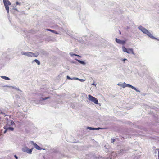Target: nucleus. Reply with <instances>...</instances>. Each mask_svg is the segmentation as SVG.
Segmentation results:
<instances>
[{
    "label": "nucleus",
    "mask_w": 159,
    "mask_h": 159,
    "mask_svg": "<svg viewBox=\"0 0 159 159\" xmlns=\"http://www.w3.org/2000/svg\"><path fill=\"white\" fill-rule=\"evenodd\" d=\"M116 41L118 43L122 44H124L126 43L125 41L124 40H121L117 38L116 39Z\"/></svg>",
    "instance_id": "6"
},
{
    "label": "nucleus",
    "mask_w": 159,
    "mask_h": 159,
    "mask_svg": "<svg viewBox=\"0 0 159 159\" xmlns=\"http://www.w3.org/2000/svg\"><path fill=\"white\" fill-rule=\"evenodd\" d=\"M115 139H111V142L113 143L115 142Z\"/></svg>",
    "instance_id": "22"
},
{
    "label": "nucleus",
    "mask_w": 159,
    "mask_h": 159,
    "mask_svg": "<svg viewBox=\"0 0 159 159\" xmlns=\"http://www.w3.org/2000/svg\"><path fill=\"white\" fill-rule=\"evenodd\" d=\"M118 85L119 86H121L123 88H125V87H129L132 88L133 89L136 90L137 92H139V91L135 87H134V86H132L130 84H126L125 83H123L122 84H118Z\"/></svg>",
    "instance_id": "1"
},
{
    "label": "nucleus",
    "mask_w": 159,
    "mask_h": 159,
    "mask_svg": "<svg viewBox=\"0 0 159 159\" xmlns=\"http://www.w3.org/2000/svg\"><path fill=\"white\" fill-rule=\"evenodd\" d=\"M6 131H13L14 130V128L11 127H8L7 128H4Z\"/></svg>",
    "instance_id": "11"
},
{
    "label": "nucleus",
    "mask_w": 159,
    "mask_h": 159,
    "mask_svg": "<svg viewBox=\"0 0 159 159\" xmlns=\"http://www.w3.org/2000/svg\"><path fill=\"white\" fill-rule=\"evenodd\" d=\"M120 34H121V32H120Z\"/></svg>",
    "instance_id": "28"
},
{
    "label": "nucleus",
    "mask_w": 159,
    "mask_h": 159,
    "mask_svg": "<svg viewBox=\"0 0 159 159\" xmlns=\"http://www.w3.org/2000/svg\"><path fill=\"white\" fill-rule=\"evenodd\" d=\"M24 54L29 57L34 56V53L29 52H25V53H24Z\"/></svg>",
    "instance_id": "7"
},
{
    "label": "nucleus",
    "mask_w": 159,
    "mask_h": 159,
    "mask_svg": "<svg viewBox=\"0 0 159 159\" xmlns=\"http://www.w3.org/2000/svg\"><path fill=\"white\" fill-rule=\"evenodd\" d=\"M51 29H46V30H47V31H50Z\"/></svg>",
    "instance_id": "26"
},
{
    "label": "nucleus",
    "mask_w": 159,
    "mask_h": 159,
    "mask_svg": "<svg viewBox=\"0 0 159 159\" xmlns=\"http://www.w3.org/2000/svg\"><path fill=\"white\" fill-rule=\"evenodd\" d=\"M32 149H29L28 148V149L26 150V151H25V152H26L28 153L31 154L32 152Z\"/></svg>",
    "instance_id": "13"
},
{
    "label": "nucleus",
    "mask_w": 159,
    "mask_h": 159,
    "mask_svg": "<svg viewBox=\"0 0 159 159\" xmlns=\"http://www.w3.org/2000/svg\"><path fill=\"white\" fill-rule=\"evenodd\" d=\"M145 34H147L149 37L152 38H154L155 39H156V38H154L152 35L151 34V33L149 32L148 30L147 31Z\"/></svg>",
    "instance_id": "10"
},
{
    "label": "nucleus",
    "mask_w": 159,
    "mask_h": 159,
    "mask_svg": "<svg viewBox=\"0 0 159 159\" xmlns=\"http://www.w3.org/2000/svg\"><path fill=\"white\" fill-rule=\"evenodd\" d=\"M1 77L2 78L5 80H10V78H8V77L5 76H1Z\"/></svg>",
    "instance_id": "14"
},
{
    "label": "nucleus",
    "mask_w": 159,
    "mask_h": 159,
    "mask_svg": "<svg viewBox=\"0 0 159 159\" xmlns=\"http://www.w3.org/2000/svg\"><path fill=\"white\" fill-rule=\"evenodd\" d=\"M88 129H89L90 130H95L100 129V128H92V127H88Z\"/></svg>",
    "instance_id": "12"
},
{
    "label": "nucleus",
    "mask_w": 159,
    "mask_h": 159,
    "mask_svg": "<svg viewBox=\"0 0 159 159\" xmlns=\"http://www.w3.org/2000/svg\"><path fill=\"white\" fill-rule=\"evenodd\" d=\"M96 84H95L94 83H93L92 84V85H95V86H96Z\"/></svg>",
    "instance_id": "25"
},
{
    "label": "nucleus",
    "mask_w": 159,
    "mask_h": 159,
    "mask_svg": "<svg viewBox=\"0 0 159 159\" xmlns=\"http://www.w3.org/2000/svg\"><path fill=\"white\" fill-rule=\"evenodd\" d=\"M50 31H51V32H52V33H55V34H57L58 33H57V32H56L54 30H50Z\"/></svg>",
    "instance_id": "19"
},
{
    "label": "nucleus",
    "mask_w": 159,
    "mask_h": 159,
    "mask_svg": "<svg viewBox=\"0 0 159 159\" xmlns=\"http://www.w3.org/2000/svg\"><path fill=\"white\" fill-rule=\"evenodd\" d=\"M15 125V124L13 120H10L7 122L5 128L11 127Z\"/></svg>",
    "instance_id": "5"
},
{
    "label": "nucleus",
    "mask_w": 159,
    "mask_h": 159,
    "mask_svg": "<svg viewBox=\"0 0 159 159\" xmlns=\"http://www.w3.org/2000/svg\"><path fill=\"white\" fill-rule=\"evenodd\" d=\"M127 60V59H123V60H124V61H125V60Z\"/></svg>",
    "instance_id": "27"
},
{
    "label": "nucleus",
    "mask_w": 159,
    "mask_h": 159,
    "mask_svg": "<svg viewBox=\"0 0 159 159\" xmlns=\"http://www.w3.org/2000/svg\"><path fill=\"white\" fill-rule=\"evenodd\" d=\"M31 142L34 146L35 148L37 150H41V148L39 146L35 143L33 141H31Z\"/></svg>",
    "instance_id": "8"
},
{
    "label": "nucleus",
    "mask_w": 159,
    "mask_h": 159,
    "mask_svg": "<svg viewBox=\"0 0 159 159\" xmlns=\"http://www.w3.org/2000/svg\"><path fill=\"white\" fill-rule=\"evenodd\" d=\"M34 62H36L38 65H40V62L37 59H35L34 60Z\"/></svg>",
    "instance_id": "15"
},
{
    "label": "nucleus",
    "mask_w": 159,
    "mask_h": 159,
    "mask_svg": "<svg viewBox=\"0 0 159 159\" xmlns=\"http://www.w3.org/2000/svg\"><path fill=\"white\" fill-rule=\"evenodd\" d=\"M16 5H19L20 6L21 5V3L19 2H17L16 3Z\"/></svg>",
    "instance_id": "21"
},
{
    "label": "nucleus",
    "mask_w": 159,
    "mask_h": 159,
    "mask_svg": "<svg viewBox=\"0 0 159 159\" xmlns=\"http://www.w3.org/2000/svg\"><path fill=\"white\" fill-rule=\"evenodd\" d=\"M122 50L123 52H126L128 54H132L134 55V52L133 48H126L124 46L122 47Z\"/></svg>",
    "instance_id": "2"
},
{
    "label": "nucleus",
    "mask_w": 159,
    "mask_h": 159,
    "mask_svg": "<svg viewBox=\"0 0 159 159\" xmlns=\"http://www.w3.org/2000/svg\"><path fill=\"white\" fill-rule=\"evenodd\" d=\"M89 99L96 104H98V101L97 99L90 94L88 95Z\"/></svg>",
    "instance_id": "4"
},
{
    "label": "nucleus",
    "mask_w": 159,
    "mask_h": 159,
    "mask_svg": "<svg viewBox=\"0 0 159 159\" xmlns=\"http://www.w3.org/2000/svg\"><path fill=\"white\" fill-rule=\"evenodd\" d=\"M76 79V80H80V81H84L85 80H84L83 79H79V78H77L76 79Z\"/></svg>",
    "instance_id": "20"
},
{
    "label": "nucleus",
    "mask_w": 159,
    "mask_h": 159,
    "mask_svg": "<svg viewBox=\"0 0 159 159\" xmlns=\"http://www.w3.org/2000/svg\"><path fill=\"white\" fill-rule=\"evenodd\" d=\"M50 98V97H45V98H41V99L42 100H46L47 99H49Z\"/></svg>",
    "instance_id": "18"
},
{
    "label": "nucleus",
    "mask_w": 159,
    "mask_h": 159,
    "mask_svg": "<svg viewBox=\"0 0 159 159\" xmlns=\"http://www.w3.org/2000/svg\"><path fill=\"white\" fill-rule=\"evenodd\" d=\"M74 55H75V56H78L77 55H75V54H74Z\"/></svg>",
    "instance_id": "29"
},
{
    "label": "nucleus",
    "mask_w": 159,
    "mask_h": 159,
    "mask_svg": "<svg viewBox=\"0 0 159 159\" xmlns=\"http://www.w3.org/2000/svg\"><path fill=\"white\" fill-rule=\"evenodd\" d=\"M139 28L145 34L147 31L148 30L145 28L142 27V26H139Z\"/></svg>",
    "instance_id": "9"
},
{
    "label": "nucleus",
    "mask_w": 159,
    "mask_h": 159,
    "mask_svg": "<svg viewBox=\"0 0 159 159\" xmlns=\"http://www.w3.org/2000/svg\"><path fill=\"white\" fill-rule=\"evenodd\" d=\"M67 79H71V80H72V78H70L69 76H67Z\"/></svg>",
    "instance_id": "23"
},
{
    "label": "nucleus",
    "mask_w": 159,
    "mask_h": 159,
    "mask_svg": "<svg viewBox=\"0 0 159 159\" xmlns=\"http://www.w3.org/2000/svg\"><path fill=\"white\" fill-rule=\"evenodd\" d=\"M77 61H78V62H79L80 63H81V64H85V62L83 61H80V60H77Z\"/></svg>",
    "instance_id": "17"
},
{
    "label": "nucleus",
    "mask_w": 159,
    "mask_h": 159,
    "mask_svg": "<svg viewBox=\"0 0 159 159\" xmlns=\"http://www.w3.org/2000/svg\"><path fill=\"white\" fill-rule=\"evenodd\" d=\"M28 148L27 147H24L22 149V150L24 152H25V151H26V150L28 149Z\"/></svg>",
    "instance_id": "16"
},
{
    "label": "nucleus",
    "mask_w": 159,
    "mask_h": 159,
    "mask_svg": "<svg viewBox=\"0 0 159 159\" xmlns=\"http://www.w3.org/2000/svg\"><path fill=\"white\" fill-rule=\"evenodd\" d=\"M3 3L6 10L8 13L9 12V6L11 5L10 2L8 0H3Z\"/></svg>",
    "instance_id": "3"
},
{
    "label": "nucleus",
    "mask_w": 159,
    "mask_h": 159,
    "mask_svg": "<svg viewBox=\"0 0 159 159\" xmlns=\"http://www.w3.org/2000/svg\"><path fill=\"white\" fill-rule=\"evenodd\" d=\"M14 157H15V158L16 159H17V158H18V157H17L16 155H14Z\"/></svg>",
    "instance_id": "24"
}]
</instances>
